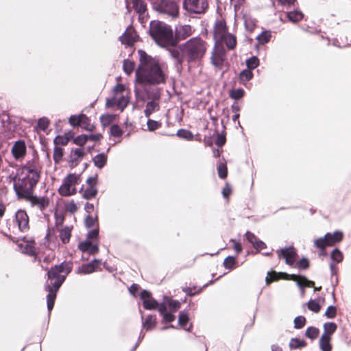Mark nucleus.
Instances as JSON below:
<instances>
[{"label": "nucleus", "mask_w": 351, "mask_h": 351, "mask_svg": "<svg viewBox=\"0 0 351 351\" xmlns=\"http://www.w3.org/2000/svg\"><path fill=\"white\" fill-rule=\"evenodd\" d=\"M182 6L190 14H200L206 12L208 3L207 0H184Z\"/></svg>", "instance_id": "nucleus-11"}, {"label": "nucleus", "mask_w": 351, "mask_h": 351, "mask_svg": "<svg viewBox=\"0 0 351 351\" xmlns=\"http://www.w3.org/2000/svg\"><path fill=\"white\" fill-rule=\"evenodd\" d=\"M81 182L80 176L75 173L69 174L62 182L58 189V192L62 196L67 197L75 195L77 193L76 186Z\"/></svg>", "instance_id": "nucleus-8"}, {"label": "nucleus", "mask_w": 351, "mask_h": 351, "mask_svg": "<svg viewBox=\"0 0 351 351\" xmlns=\"http://www.w3.org/2000/svg\"><path fill=\"white\" fill-rule=\"evenodd\" d=\"M287 16L289 21L293 23L298 22L303 18V14L298 10L287 12Z\"/></svg>", "instance_id": "nucleus-36"}, {"label": "nucleus", "mask_w": 351, "mask_h": 351, "mask_svg": "<svg viewBox=\"0 0 351 351\" xmlns=\"http://www.w3.org/2000/svg\"><path fill=\"white\" fill-rule=\"evenodd\" d=\"M206 49V43L197 36L188 40L177 48L170 49L169 53L178 69L184 60L188 63L199 61L204 56Z\"/></svg>", "instance_id": "nucleus-3"}, {"label": "nucleus", "mask_w": 351, "mask_h": 351, "mask_svg": "<svg viewBox=\"0 0 351 351\" xmlns=\"http://www.w3.org/2000/svg\"><path fill=\"white\" fill-rule=\"evenodd\" d=\"M20 197L26 198L32 206L38 207L40 210H45L49 204V199L47 197H38L33 195L32 193L27 196H21Z\"/></svg>", "instance_id": "nucleus-18"}, {"label": "nucleus", "mask_w": 351, "mask_h": 351, "mask_svg": "<svg viewBox=\"0 0 351 351\" xmlns=\"http://www.w3.org/2000/svg\"><path fill=\"white\" fill-rule=\"evenodd\" d=\"M49 125V120L47 117H42L38 121V128L43 131L47 129Z\"/></svg>", "instance_id": "nucleus-52"}, {"label": "nucleus", "mask_w": 351, "mask_h": 351, "mask_svg": "<svg viewBox=\"0 0 351 351\" xmlns=\"http://www.w3.org/2000/svg\"><path fill=\"white\" fill-rule=\"evenodd\" d=\"M139 64L136 71V82L141 84H164L167 78V68L158 60L138 50Z\"/></svg>", "instance_id": "nucleus-1"}, {"label": "nucleus", "mask_w": 351, "mask_h": 351, "mask_svg": "<svg viewBox=\"0 0 351 351\" xmlns=\"http://www.w3.org/2000/svg\"><path fill=\"white\" fill-rule=\"evenodd\" d=\"M192 34V27L189 25H179L176 28L175 39L177 41L184 40Z\"/></svg>", "instance_id": "nucleus-23"}, {"label": "nucleus", "mask_w": 351, "mask_h": 351, "mask_svg": "<svg viewBox=\"0 0 351 351\" xmlns=\"http://www.w3.org/2000/svg\"><path fill=\"white\" fill-rule=\"evenodd\" d=\"M99 234L98 228H95L87 234V238L84 241L79 243L78 247L83 253L88 254H95L99 251L97 242L95 241L97 239Z\"/></svg>", "instance_id": "nucleus-9"}, {"label": "nucleus", "mask_w": 351, "mask_h": 351, "mask_svg": "<svg viewBox=\"0 0 351 351\" xmlns=\"http://www.w3.org/2000/svg\"><path fill=\"white\" fill-rule=\"evenodd\" d=\"M147 125L149 131H154L161 126V123L152 119H148Z\"/></svg>", "instance_id": "nucleus-57"}, {"label": "nucleus", "mask_w": 351, "mask_h": 351, "mask_svg": "<svg viewBox=\"0 0 351 351\" xmlns=\"http://www.w3.org/2000/svg\"><path fill=\"white\" fill-rule=\"evenodd\" d=\"M86 154L84 148H77L73 151V160L75 161L81 160Z\"/></svg>", "instance_id": "nucleus-49"}, {"label": "nucleus", "mask_w": 351, "mask_h": 351, "mask_svg": "<svg viewBox=\"0 0 351 351\" xmlns=\"http://www.w3.org/2000/svg\"><path fill=\"white\" fill-rule=\"evenodd\" d=\"M69 141V138L64 136H58L53 140L55 146L66 145Z\"/></svg>", "instance_id": "nucleus-54"}, {"label": "nucleus", "mask_w": 351, "mask_h": 351, "mask_svg": "<svg viewBox=\"0 0 351 351\" xmlns=\"http://www.w3.org/2000/svg\"><path fill=\"white\" fill-rule=\"evenodd\" d=\"M337 307L331 305L327 308V309L324 313V315L328 319H333L337 315Z\"/></svg>", "instance_id": "nucleus-51"}, {"label": "nucleus", "mask_w": 351, "mask_h": 351, "mask_svg": "<svg viewBox=\"0 0 351 351\" xmlns=\"http://www.w3.org/2000/svg\"><path fill=\"white\" fill-rule=\"evenodd\" d=\"M11 153L13 158L17 161L24 159L27 153V147L24 141H16L12 147Z\"/></svg>", "instance_id": "nucleus-16"}, {"label": "nucleus", "mask_w": 351, "mask_h": 351, "mask_svg": "<svg viewBox=\"0 0 351 351\" xmlns=\"http://www.w3.org/2000/svg\"><path fill=\"white\" fill-rule=\"evenodd\" d=\"M80 126L86 130L92 131L95 128L90 119L84 114H80Z\"/></svg>", "instance_id": "nucleus-29"}, {"label": "nucleus", "mask_w": 351, "mask_h": 351, "mask_svg": "<svg viewBox=\"0 0 351 351\" xmlns=\"http://www.w3.org/2000/svg\"><path fill=\"white\" fill-rule=\"evenodd\" d=\"M176 134L178 137L187 141H192L193 139V134L187 130L180 129L177 132Z\"/></svg>", "instance_id": "nucleus-43"}, {"label": "nucleus", "mask_w": 351, "mask_h": 351, "mask_svg": "<svg viewBox=\"0 0 351 351\" xmlns=\"http://www.w3.org/2000/svg\"><path fill=\"white\" fill-rule=\"evenodd\" d=\"M97 193V189L95 186H88L84 191L82 197L86 199H90L95 197Z\"/></svg>", "instance_id": "nucleus-38"}, {"label": "nucleus", "mask_w": 351, "mask_h": 351, "mask_svg": "<svg viewBox=\"0 0 351 351\" xmlns=\"http://www.w3.org/2000/svg\"><path fill=\"white\" fill-rule=\"evenodd\" d=\"M138 36L132 27L126 29L125 32L119 37V40L122 44L131 46L137 40Z\"/></svg>", "instance_id": "nucleus-21"}, {"label": "nucleus", "mask_w": 351, "mask_h": 351, "mask_svg": "<svg viewBox=\"0 0 351 351\" xmlns=\"http://www.w3.org/2000/svg\"><path fill=\"white\" fill-rule=\"evenodd\" d=\"M278 257L285 259V263L289 265H293L295 261L297 252L293 247H285L277 251Z\"/></svg>", "instance_id": "nucleus-17"}, {"label": "nucleus", "mask_w": 351, "mask_h": 351, "mask_svg": "<svg viewBox=\"0 0 351 351\" xmlns=\"http://www.w3.org/2000/svg\"><path fill=\"white\" fill-rule=\"evenodd\" d=\"M93 161L95 167L102 169L106 165L107 156L104 153L98 154L93 158Z\"/></svg>", "instance_id": "nucleus-27"}, {"label": "nucleus", "mask_w": 351, "mask_h": 351, "mask_svg": "<svg viewBox=\"0 0 351 351\" xmlns=\"http://www.w3.org/2000/svg\"><path fill=\"white\" fill-rule=\"evenodd\" d=\"M87 135L82 134L74 138L73 143L80 146L84 145L87 142Z\"/></svg>", "instance_id": "nucleus-60"}, {"label": "nucleus", "mask_w": 351, "mask_h": 351, "mask_svg": "<svg viewBox=\"0 0 351 351\" xmlns=\"http://www.w3.org/2000/svg\"><path fill=\"white\" fill-rule=\"evenodd\" d=\"M236 263L235 258L233 256H228L223 261V265L226 269H232Z\"/></svg>", "instance_id": "nucleus-59"}, {"label": "nucleus", "mask_w": 351, "mask_h": 351, "mask_svg": "<svg viewBox=\"0 0 351 351\" xmlns=\"http://www.w3.org/2000/svg\"><path fill=\"white\" fill-rule=\"evenodd\" d=\"M226 50L221 47L215 46L210 58L212 64L216 69H222L226 62Z\"/></svg>", "instance_id": "nucleus-13"}, {"label": "nucleus", "mask_w": 351, "mask_h": 351, "mask_svg": "<svg viewBox=\"0 0 351 351\" xmlns=\"http://www.w3.org/2000/svg\"><path fill=\"white\" fill-rule=\"evenodd\" d=\"M278 278V274L276 272L272 271V272L268 273L265 280H266L267 284H269V283L271 282L272 281L277 280Z\"/></svg>", "instance_id": "nucleus-63"}, {"label": "nucleus", "mask_w": 351, "mask_h": 351, "mask_svg": "<svg viewBox=\"0 0 351 351\" xmlns=\"http://www.w3.org/2000/svg\"><path fill=\"white\" fill-rule=\"evenodd\" d=\"M110 134L114 137H120L123 134V131L118 125L114 124L110 128Z\"/></svg>", "instance_id": "nucleus-56"}, {"label": "nucleus", "mask_w": 351, "mask_h": 351, "mask_svg": "<svg viewBox=\"0 0 351 351\" xmlns=\"http://www.w3.org/2000/svg\"><path fill=\"white\" fill-rule=\"evenodd\" d=\"M330 258L334 262L339 263L343 261V256L339 249L335 248L331 252Z\"/></svg>", "instance_id": "nucleus-44"}, {"label": "nucleus", "mask_w": 351, "mask_h": 351, "mask_svg": "<svg viewBox=\"0 0 351 351\" xmlns=\"http://www.w3.org/2000/svg\"><path fill=\"white\" fill-rule=\"evenodd\" d=\"M259 65V60L256 56H252L246 60L247 69L250 71L256 69Z\"/></svg>", "instance_id": "nucleus-46"}, {"label": "nucleus", "mask_w": 351, "mask_h": 351, "mask_svg": "<svg viewBox=\"0 0 351 351\" xmlns=\"http://www.w3.org/2000/svg\"><path fill=\"white\" fill-rule=\"evenodd\" d=\"M343 233L337 230L333 233L328 232L324 237L317 238L314 240V245L315 247L324 250L327 246H333L339 243L343 239Z\"/></svg>", "instance_id": "nucleus-10"}, {"label": "nucleus", "mask_w": 351, "mask_h": 351, "mask_svg": "<svg viewBox=\"0 0 351 351\" xmlns=\"http://www.w3.org/2000/svg\"><path fill=\"white\" fill-rule=\"evenodd\" d=\"M134 92L137 99L143 101H148L144 110L145 117H149L160 110V94L158 90L146 88L140 90L136 88Z\"/></svg>", "instance_id": "nucleus-6"}, {"label": "nucleus", "mask_w": 351, "mask_h": 351, "mask_svg": "<svg viewBox=\"0 0 351 351\" xmlns=\"http://www.w3.org/2000/svg\"><path fill=\"white\" fill-rule=\"evenodd\" d=\"M64 149L60 146H55L53 149V158L56 164H60L62 160Z\"/></svg>", "instance_id": "nucleus-33"}, {"label": "nucleus", "mask_w": 351, "mask_h": 351, "mask_svg": "<svg viewBox=\"0 0 351 351\" xmlns=\"http://www.w3.org/2000/svg\"><path fill=\"white\" fill-rule=\"evenodd\" d=\"M279 275L286 280L295 281L297 282V285L302 289V295L304 293V287H311L314 285L313 281L308 280L304 276H298L295 274L289 275L286 273H280Z\"/></svg>", "instance_id": "nucleus-14"}, {"label": "nucleus", "mask_w": 351, "mask_h": 351, "mask_svg": "<svg viewBox=\"0 0 351 351\" xmlns=\"http://www.w3.org/2000/svg\"><path fill=\"white\" fill-rule=\"evenodd\" d=\"M228 34L226 23L223 21H217L214 28V38L216 44L221 43Z\"/></svg>", "instance_id": "nucleus-20"}, {"label": "nucleus", "mask_w": 351, "mask_h": 351, "mask_svg": "<svg viewBox=\"0 0 351 351\" xmlns=\"http://www.w3.org/2000/svg\"><path fill=\"white\" fill-rule=\"evenodd\" d=\"M116 119V115L112 114H102L100 117V121L103 126L106 127L112 123Z\"/></svg>", "instance_id": "nucleus-37"}, {"label": "nucleus", "mask_w": 351, "mask_h": 351, "mask_svg": "<svg viewBox=\"0 0 351 351\" xmlns=\"http://www.w3.org/2000/svg\"><path fill=\"white\" fill-rule=\"evenodd\" d=\"M142 324L143 328L147 330H152L156 326V317L155 315H149L143 321Z\"/></svg>", "instance_id": "nucleus-30"}, {"label": "nucleus", "mask_w": 351, "mask_h": 351, "mask_svg": "<svg viewBox=\"0 0 351 351\" xmlns=\"http://www.w3.org/2000/svg\"><path fill=\"white\" fill-rule=\"evenodd\" d=\"M324 332L326 337H332V334L336 331L337 326L334 322H326L324 324Z\"/></svg>", "instance_id": "nucleus-31"}, {"label": "nucleus", "mask_w": 351, "mask_h": 351, "mask_svg": "<svg viewBox=\"0 0 351 351\" xmlns=\"http://www.w3.org/2000/svg\"><path fill=\"white\" fill-rule=\"evenodd\" d=\"M133 8L139 14H143L146 10V5L143 0H131Z\"/></svg>", "instance_id": "nucleus-34"}, {"label": "nucleus", "mask_w": 351, "mask_h": 351, "mask_svg": "<svg viewBox=\"0 0 351 351\" xmlns=\"http://www.w3.org/2000/svg\"><path fill=\"white\" fill-rule=\"evenodd\" d=\"M309 262L306 258H302L298 263V267L300 269H305L308 267Z\"/></svg>", "instance_id": "nucleus-64"}, {"label": "nucleus", "mask_w": 351, "mask_h": 351, "mask_svg": "<svg viewBox=\"0 0 351 351\" xmlns=\"http://www.w3.org/2000/svg\"><path fill=\"white\" fill-rule=\"evenodd\" d=\"M71 271V267L68 263H62L59 265H56L48 271L47 275L49 282H47L45 285V290L48 291L47 303L49 311H51L53 308L56 293Z\"/></svg>", "instance_id": "nucleus-4"}, {"label": "nucleus", "mask_w": 351, "mask_h": 351, "mask_svg": "<svg viewBox=\"0 0 351 351\" xmlns=\"http://www.w3.org/2000/svg\"><path fill=\"white\" fill-rule=\"evenodd\" d=\"M217 172L219 177L224 179L227 177L228 170L226 165L224 162H219L217 166Z\"/></svg>", "instance_id": "nucleus-48"}, {"label": "nucleus", "mask_w": 351, "mask_h": 351, "mask_svg": "<svg viewBox=\"0 0 351 351\" xmlns=\"http://www.w3.org/2000/svg\"><path fill=\"white\" fill-rule=\"evenodd\" d=\"M245 26L247 30L248 31H253L255 26H256V22L255 20L251 17H246L245 19Z\"/></svg>", "instance_id": "nucleus-55"}, {"label": "nucleus", "mask_w": 351, "mask_h": 351, "mask_svg": "<svg viewBox=\"0 0 351 351\" xmlns=\"http://www.w3.org/2000/svg\"><path fill=\"white\" fill-rule=\"evenodd\" d=\"M14 221L21 232H25L29 230V216L25 210L20 209L16 212Z\"/></svg>", "instance_id": "nucleus-15"}, {"label": "nucleus", "mask_w": 351, "mask_h": 351, "mask_svg": "<svg viewBox=\"0 0 351 351\" xmlns=\"http://www.w3.org/2000/svg\"><path fill=\"white\" fill-rule=\"evenodd\" d=\"M85 225L87 228H94L97 223V217H94L90 215H88L85 219Z\"/></svg>", "instance_id": "nucleus-58"}, {"label": "nucleus", "mask_w": 351, "mask_h": 351, "mask_svg": "<svg viewBox=\"0 0 351 351\" xmlns=\"http://www.w3.org/2000/svg\"><path fill=\"white\" fill-rule=\"evenodd\" d=\"M149 32L156 43L162 47H173L177 43L172 29L165 23L151 22Z\"/></svg>", "instance_id": "nucleus-5"}, {"label": "nucleus", "mask_w": 351, "mask_h": 351, "mask_svg": "<svg viewBox=\"0 0 351 351\" xmlns=\"http://www.w3.org/2000/svg\"><path fill=\"white\" fill-rule=\"evenodd\" d=\"M72 228L69 226H65L59 230L60 238L62 243L65 244L69 243L71 235Z\"/></svg>", "instance_id": "nucleus-28"}, {"label": "nucleus", "mask_w": 351, "mask_h": 351, "mask_svg": "<svg viewBox=\"0 0 351 351\" xmlns=\"http://www.w3.org/2000/svg\"><path fill=\"white\" fill-rule=\"evenodd\" d=\"M123 68L125 73L130 75L132 73L134 69V62L130 60H125L123 64Z\"/></svg>", "instance_id": "nucleus-47"}, {"label": "nucleus", "mask_w": 351, "mask_h": 351, "mask_svg": "<svg viewBox=\"0 0 351 351\" xmlns=\"http://www.w3.org/2000/svg\"><path fill=\"white\" fill-rule=\"evenodd\" d=\"M141 299L143 301V307L147 310L156 309L158 302L151 295V293L146 290L141 293Z\"/></svg>", "instance_id": "nucleus-22"}, {"label": "nucleus", "mask_w": 351, "mask_h": 351, "mask_svg": "<svg viewBox=\"0 0 351 351\" xmlns=\"http://www.w3.org/2000/svg\"><path fill=\"white\" fill-rule=\"evenodd\" d=\"M319 333V330L317 328L311 326L307 328L305 335L311 340H314L318 337Z\"/></svg>", "instance_id": "nucleus-42"}, {"label": "nucleus", "mask_w": 351, "mask_h": 351, "mask_svg": "<svg viewBox=\"0 0 351 351\" xmlns=\"http://www.w3.org/2000/svg\"><path fill=\"white\" fill-rule=\"evenodd\" d=\"M23 252L27 254L33 255L35 254V248L31 243H27L25 245Z\"/></svg>", "instance_id": "nucleus-62"}, {"label": "nucleus", "mask_w": 351, "mask_h": 351, "mask_svg": "<svg viewBox=\"0 0 351 351\" xmlns=\"http://www.w3.org/2000/svg\"><path fill=\"white\" fill-rule=\"evenodd\" d=\"M40 167L37 159L28 161L18 169L13 178L14 189L19 197L32 193L40 179Z\"/></svg>", "instance_id": "nucleus-2"}, {"label": "nucleus", "mask_w": 351, "mask_h": 351, "mask_svg": "<svg viewBox=\"0 0 351 351\" xmlns=\"http://www.w3.org/2000/svg\"><path fill=\"white\" fill-rule=\"evenodd\" d=\"M253 77V73L250 69H244L239 74V80L241 83L245 84Z\"/></svg>", "instance_id": "nucleus-35"}, {"label": "nucleus", "mask_w": 351, "mask_h": 351, "mask_svg": "<svg viewBox=\"0 0 351 351\" xmlns=\"http://www.w3.org/2000/svg\"><path fill=\"white\" fill-rule=\"evenodd\" d=\"M80 114L79 115H71L69 119V123L73 127L80 126Z\"/></svg>", "instance_id": "nucleus-61"}, {"label": "nucleus", "mask_w": 351, "mask_h": 351, "mask_svg": "<svg viewBox=\"0 0 351 351\" xmlns=\"http://www.w3.org/2000/svg\"><path fill=\"white\" fill-rule=\"evenodd\" d=\"M113 95L107 98L106 107L123 111L130 102V91L122 84H117L112 89Z\"/></svg>", "instance_id": "nucleus-7"}, {"label": "nucleus", "mask_w": 351, "mask_h": 351, "mask_svg": "<svg viewBox=\"0 0 351 351\" xmlns=\"http://www.w3.org/2000/svg\"><path fill=\"white\" fill-rule=\"evenodd\" d=\"M294 328L300 329L305 326L306 318L304 316L300 315L294 319Z\"/></svg>", "instance_id": "nucleus-50"}, {"label": "nucleus", "mask_w": 351, "mask_h": 351, "mask_svg": "<svg viewBox=\"0 0 351 351\" xmlns=\"http://www.w3.org/2000/svg\"><path fill=\"white\" fill-rule=\"evenodd\" d=\"M332 337H326L325 335H322L319 341V346L322 351H331L332 345L330 343Z\"/></svg>", "instance_id": "nucleus-26"}, {"label": "nucleus", "mask_w": 351, "mask_h": 351, "mask_svg": "<svg viewBox=\"0 0 351 351\" xmlns=\"http://www.w3.org/2000/svg\"><path fill=\"white\" fill-rule=\"evenodd\" d=\"M245 91L243 88H237L232 90L230 96L234 99H239L243 97Z\"/></svg>", "instance_id": "nucleus-53"}, {"label": "nucleus", "mask_w": 351, "mask_h": 351, "mask_svg": "<svg viewBox=\"0 0 351 351\" xmlns=\"http://www.w3.org/2000/svg\"><path fill=\"white\" fill-rule=\"evenodd\" d=\"M155 7L158 12L167 14L173 18H176L179 15V6L172 0H160Z\"/></svg>", "instance_id": "nucleus-12"}, {"label": "nucleus", "mask_w": 351, "mask_h": 351, "mask_svg": "<svg viewBox=\"0 0 351 351\" xmlns=\"http://www.w3.org/2000/svg\"><path fill=\"white\" fill-rule=\"evenodd\" d=\"M166 304L169 308V310L172 313L176 312L180 308V302L178 300H173L171 299H167Z\"/></svg>", "instance_id": "nucleus-45"}, {"label": "nucleus", "mask_w": 351, "mask_h": 351, "mask_svg": "<svg viewBox=\"0 0 351 351\" xmlns=\"http://www.w3.org/2000/svg\"><path fill=\"white\" fill-rule=\"evenodd\" d=\"M101 264V260L93 259L91 262L80 266L77 270V273L80 274H92L100 267Z\"/></svg>", "instance_id": "nucleus-19"}, {"label": "nucleus", "mask_w": 351, "mask_h": 351, "mask_svg": "<svg viewBox=\"0 0 351 351\" xmlns=\"http://www.w3.org/2000/svg\"><path fill=\"white\" fill-rule=\"evenodd\" d=\"M306 305L308 308L313 313H317L321 310V304L317 300H310Z\"/></svg>", "instance_id": "nucleus-40"}, {"label": "nucleus", "mask_w": 351, "mask_h": 351, "mask_svg": "<svg viewBox=\"0 0 351 351\" xmlns=\"http://www.w3.org/2000/svg\"><path fill=\"white\" fill-rule=\"evenodd\" d=\"M189 320V316L185 312L182 311L180 313L178 317V324L182 328L186 331H190L192 327V325L191 324H188Z\"/></svg>", "instance_id": "nucleus-25"}, {"label": "nucleus", "mask_w": 351, "mask_h": 351, "mask_svg": "<svg viewBox=\"0 0 351 351\" xmlns=\"http://www.w3.org/2000/svg\"><path fill=\"white\" fill-rule=\"evenodd\" d=\"M246 239L250 242L253 247L257 250H261L266 247V244L259 240L253 233L247 232L245 233Z\"/></svg>", "instance_id": "nucleus-24"}, {"label": "nucleus", "mask_w": 351, "mask_h": 351, "mask_svg": "<svg viewBox=\"0 0 351 351\" xmlns=\"http://www.w3.org/2000/svg\"><path fill=\"white\" fill-rule=\"evenodd\" d=\"M306 346V342L303 339L293 338L290 340L289 347L291 349H298Z\"/></svg>", "instance_id": "nucleus-39"}, {"label": "nucleus", "mask_w": 351, "mask_h": 351, "mask_svg": "<svg viewBox=\"0 0 351 351\" xmlns=\"http://www.w3.org/2000/svg\"><path fill=\"white\" fill-rule=\"evenodd\" d=\"M221 43H224L229 49H233L237 45L236 37L228 33L226 36H224Z\"/></svg>", "instance_id": "nucleus-32"}, {"label": "nucleus", "mask_w": 351, "mask_h": 351, "mask_svg": "<svg viewBox=\"0 0 351 351\" xmlns=\"http://www.w3.org/2000/svg\"><path fill=\"white\" fill-rule=\"evenodd\" d=\"M271 36V34L269 31H265L257 36L256 39L259 44L264 45L269 41Z\"/></svg>", "instance_id": "nucleus-41"}]
</instances>
